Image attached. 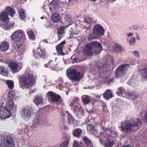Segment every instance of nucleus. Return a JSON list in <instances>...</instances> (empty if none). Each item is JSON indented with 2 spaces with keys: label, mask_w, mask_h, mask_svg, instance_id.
Returning <instances> with one entry per match:
<instances>
[{
  "label": "nucleus",
  "mask_w": 147,
  "mask_h": 147,
  "mask_svg": "<svg viewBox=\"0 0 147 147\" xmlns=\"http://www.w3.org/2000/svg\"><path fill=\"white\" fill-rule=\"evenodd\" d=\"M46 116L43 111H39L36 114L33 120L32 126L28 125H23L22 127L18 131V133L20 134H26L28 136L31 135V133L32 130V127H36L39 125H42L44 123Z\"/></svg>",
  "instance_id": "obj_1"
},
{
  "label": "nucleus",
  "mask_w": 147,
  "mask_h": 147,
  "mask_svg": "<svg viewBox=\"0 0 147 147\" xmlns=\"http://www.w3.org/2000/svg\"><path fill=\"white\" fill-rule=\"evenodd\" d=\"M25 37L24 32L20 30L15 31L11 36V38L15 41L13 44V47L19 53V56L21 57H23L25 52L26 47L22 44L20 40L22 39L25 38Z\"/></svg>",
  "instance_id": "obj_2"
},
{
  "label": "nucleus",
  "mask_w": 147,
  "mask_h": 147,
  "mask_svg": "<svg viewBox=\"0 0 147 147\" xmlns=\"http://www.w3.org/2000/svg\"><path fill=\"white\" fill-rule=\"evenodd\" d=\"M103 133H101L100 136V142L102 144H105V147H112L114 144L113 139L114 137L111 135L109 133L116 136V133L115 131L111 129L110 128L102 127Z\"/></svg>",
  "instance_id": "obj_3"
},
{
  "label": "nucleus",
  "mask_w": 147,
  "mask_h": 147,
  "mask_svg": "<svg viewBox=\"0 0 147 147\" xmlns=\"http://www.w3.org/2000/svg\"><path fill=\"white\" fill-rule=\"evenodd\" d=\"M121 128L125 132L129 133L132 131V127H138L142 124V122L139 118H132L122 122Z\"/></svg>",
  "instance_id": "obj_4"
},
{
  "label": "nucleus",
  "mask_w": 147,
  "mask_h": 147,
  "mask_svg": "<svg viewBox=\"0 0 147 147\" xmlns=\"http://www.w3.org/2000/svg\"><path fill=\"white\" fill-rule=\"evenodd\" d=\"M35 80V78L32 73L30 71L27 72L19 78L20 87L22 89L29 88L31 84H33Z\"/></svg>",
  "instance_id": "obj_5"
},
{
  "label": "nucleus",
  "mask_w": 147,
  "mask_h": 147,
  "mask_svg": "<svg viewBox=\"0 0 147 147\" xmlns=\"http://www.w3.org/2000/svg\"><path fill=\"white\" fill-rule=\"evenodd\" d=\"M13 103L7 102L5 106L0 107V119H6L12 116V113L16 111V107L12 106Z\"/></svg>",
  "instance_id": "obj_6"
},
{
  "label": "nucleus",
  "mask_w": 147,
  "mask_h": 147,
  "mask_svg": "<svg viewBox=\"0 0 147 147\" xmlns=\"http://www.w3.org/2000/svg\"><path fill=\"white\" fill-rule=\"evenodd\" d=\"M66 75L68 78L73 82L80 80L82 76L80 72H77L75 69H69L67 70Z\"/></svg>",
  "instance_id": "obj_7"
},
{
  "label": "nucleus",
  "mask_w": 147,
  "mask_h": 147,
  "mask_svg": "<svg viewBox=\"0 0 147 147\" xmlns=\"http://www.w3.org/2000/svg\"><path fill=\"white\" fill-rule=\"evenodd\" d=\"M17 143L14 141L13 138L10 136L6 135L4 137L3 142H1L0 147H16Z\"/></svg>",
  "instance_id": "obj_8"
},
{
  "label": "nucleus",
  "mask_w": 147,
  "mask_h": 147,
  "mask_svg": "<svg viewBox=\"0 0 147 147\" xmlns=\"http://www.w3.org/2000/svg\"><path fill=\"white\" fill-rule=\"evenodd\" d=\"M129 67V64L125 63L121 65L118 67L115 72V75L117 78H119L125 74L126 71Z\"/></svg>",
  "instance_id": "obj_9"
},
{
  "label": "nucleus",
  "mask_w": 147,
  "mask_h": 147,
  "mask_svg": "<svg viewBox=\"0 0 147 147\" xmlns=\"http://www.w3.org/2000/svg\"><path fill=\"white\" fill-rule=\"evenodd\" d=\"M21 114L23 118L28 119L34 114V113L32 109L30 107H26L22 109Z\"/></svg>",
  "instance_id": "obj_10"
},
{
  "label": "nucleus",
  "mask_w": 147,
  "mask_h": 147,
  "mask_svg": "<svg viewBox=\"0 0 147 147\" xmlns=\"http://www.w3.org/2000/svg\"><path fill=\"white\" fill-rule=\"evenodd\" d=\"M89 46L91 47L94 53L98 54H99L102 50V46L101 44L96 41H94L89 43Z\"/></svg>",
  "instance_id": "obj_11"
},
{
  "label": "nucleus",
  "mask_w": 147,
  "mask_h": 147,
  "mask_svg": "<svg viewBox=\"0 0 147 147\" xmlns=\"http://www.w3.org/2000/svg\"><path fill=\"white\" fill-rule=\"evenodd\" d=\"M34 50H33L34 56L36 59H39V58L41 59H45L46 57V50L42 49L41 48H38L36 50V52L34 53Z\"/></svg>",
  "instance_id": "obj_12"
},
{
  "label": "nucleus",
  "mask_w": 147,
  "mask_h": 147,
  "mask_svg": "<svg viewBox=\"0 0 147 147\" xmlns=\"http://www.w3.org/2000/svg\"><path fill=\"white\" fill-rule=\"evenodd\" d=\"M104 30L102 26L100 24H96L93 28V32L97 37L103 35L104 33Z\"/></svg>",
  "instance_id": "obj_13"
},
{
  "label": "nucleus",
  "mask_w": 147,
  "mask_h": 147,
  "mask_svg": "<svg viewBox=\"0 0 147 147\" xmlns=\"http://www.w3.org/2000/svg\"><path fill=\"white\" fill-rule=\"evenodd\" d=\"M47 95L50 98L52 102L61 103L62 102L61 97L58 95L53 92L52 91L48 92Z\"/></svg>",
  "instance_id": "obj_14"
},
{
  "label": "nucleus",
  "mask_w": 147,
  "mask_h": 147,
  "mask_svg": "<svg viewBox=\"0 0 147 147\" xmlns=\"http://www.w3.org/2000/svg\"><path fill=\"white\" fill-rule=\"evenodd\" d=\"M58 65L55 61L50 60L47 63L45 64V67H49L52 70L57 71L58 70Z\"/></svg>",
  "instance_id": "obj_15"
},
{
  "label": "nucleus",
  "mask_w": 147,
  "mask_h": 147,
  "mask_svg": "<svg viewBox=\"0 0 147 147\" xmlns=\"http://www.w3.org/2000/svg\"><path fill=\"white\" fill-rule=\"evenodd\" d=\"M79 98L78 97H75L74 98L73 100L71 102L69 105L71 110L76 111V108L80 107L81 106L78 103Z\"/></svg>",
  "instance_id": "obj_16"
},
{
  "label": "nucleus",
  "mask_w": 147,
  "mask_h": 147,
  "mask_svg": "<svg viewBox=\"0 0 147 147\" xmlns=\"http://www.w3.org/2000/svg\"><path fill=\"white\" fill-rule=\"evenodd\" d=\"M83 52L84 54L86 56H91L94 55V53L89 43L86 45L83 49Z\"/></svg>",
  "instance_id": "obj_17"
},
{
  "label": "nucleus",
  "mask_w": 147,
  "mask_h": 147,
  "mask_svg": "<svg viewBox=\"0 0 147 147\" xmlns=\"http://www.w3.org/2000/svg\"><path fill=\"white\" fill-rule=\"evenodd\" d=\"M76 111L72 110L73 112L75 115L78 117L80 119L83 116V114L84 112V111L83 108L80 106V107L77 108H76Z\"/></svg>",
  "instance_id": "obj_18"
},
{
  "label": "nucleus",
  "mask_w": 147,
  "mask_h": 147,
  "mask_svg": "<svg viewBox=\"0 0 147 147\" xmlns=\"http://www.w3.org/2000/svg\"><path fill=\"white\" fill-rule=\"evenodd\" d=\"M127 92L125 89L124 88L122 87H120L118 88L116 93L117 95L119 96L126 97Z\"/></svg>",
  "instance_id": "obj_19"
},
{
  "label": "nucleus",
  "mask_w": 147,
  "mask_h": 147,
  "mask_svg": "<svg viewBox=\"0 0 147 147\" xmlns=\"http://www.w3.org/2000/svg\"><path fill=\"white\" fill-rule=\"evenodd\" d=\"M127 94L126 97H128L129 98L134 100L138 98V93L134 91H129L127 92Z\"/></svg>",
  "instance_id": "obj_20"
},
{
  "label": "nucleus",
  "mask_w": 147,
  "mask_h": 147,
  "mask_svg": "<svg viewBox=\"0 0 147 147\" xmlns=\"http://www.w3.org/2000/svg\"><path fill=\"white\" fill-rule=\"evenodd\" d=\"M9 66L13 73L17 72L20 69H18V65L17 63L15 62H10L9 64Z\"/></svg>",
  "instance_id": "obj_21"
},
{
  "label": "nucleus",
  "mask_w": 147,
  "mask_h": 147,
  "mask_svg": "<svg viewBox=\"0 0 147 147\" xmlns=\"http://www.w3.org/2000/svg\"><path fill=\"white\" fill-rule=\"evenodd\" d=\"M65 44V40H63L56 47V49L58 53L62 56L65 55V54L63 52L62 49V47Z\"/></svg>",
  "instance_id": "obj_22"
},
{
  "label": "nucleus",
  "mask_w": 147,
  "mask_h": 147,
  "mask_svg": "<svg viewBox=\"0 0 147 147\" xmlns=\"http://www.w3.org/2000/svg\"><path fill=\"white\" fill-rule=\"evenodd\" d=\"M82 133V130L80 128H76L73 129L72 134L74 136L79 138Z\"/></svg>",
  "instance_id": "obj_23"
},
{
  "label": "nucleus",
  "mask_w": 147,
  "mask_h": 147,
  "mask_svg": "<svg viewBox=\"0 0 147 147\" xmlns=\"http://www.w3.org/2000/svg\"><path fill=\"white\" fill-rule=\"evenodd\" d=\"M15 94L14 92L13 91H10L8 94V96L7 97L8 101L7 102H9L13 103V105L12 106L13 107H15L13 102V100L15 98Z\"/></svg>",
  "instance_id": "obj_24"
},
{
  "label": "nucleus",
  "mask_w": 147,
  "mask_h": 147,
  "mask_svg": "<svg viewBox=\"0 0 147 147\" xmlns=\"http://www.w3.org/2000/svg\"><path fill=\"white\" fill-rule=\"evenodd\" d=\"M50 9L53 11L55 10L58 6V4L57 1L55 0H53L51 2L49 6Z\"/></svg>",
  "instance_id": "obj_25"
},
{
  "label": "nucleus",
  "mask_w": 147,
  "mask_h": 147,
  "mask_svg": "<svg viewBox=\"0 0 147 147\" xmlns=\"http://www.w3.org/2000/svg\"><path fill=\"white\" fill-rule=\"evenodd\" d=\"M51 18L52 21L55 23L59 22L61 20L60 15L57 13H53Z\"/></svg>",
  "instance_id": "obj_26"
},
{
  "label": "nucleus",
  "mask_w": 147,
  "mask_h": 147,
  "mask_svg": "<svg viewBox=\"0 0 147 147\" xmlns=\"http://www.w3.org/2000/svg\"><path fill=\"white\" fill-rule=\"evenodd\" d=\"M8 13L6 11H3L0 14V20L3 22L5 21H8Z\"/></svg>",
  "instance_id": "obj_27"
},
{
  "label": "nucleus",
  "mask_w": 147,
  "mask_h": 147,
  "mask_svg": "<svg viewBox=\"0 0 147 147\" xmlns=\"http://www.w3.org/2000/svg\"><path fill=\"white\" fill-rule=\"evenodd\" d=\"M14 24V23H10L9 20L8 21H7L3 22V27L5 30H7L12 28Z\"/></svg>",
  "instance_id": "obj_28"
},
{
  "label": "nucleus",
  "mask_w": 147,
  "mask_h": 147,
  "mask_svg": "<svg viewBox=\"0 0 147 147\" xmlns=\"http://www.w3.org/2000/svg\"><path fill=\"white\" fill-rule=\"evenodd\" d=\"M64 20L65 23L67 24L68 26L71 25L73 22L72 18L71 16L69 14H66L65 15Z\"/></svg>",
  "instance_id": "obj_29"
},
{
  "label": "nucleus",
  "mask_w": 147,
  "mask_h": 147,
  "mask_svg": "<svg viewBox=\"0 0 147 147\" xmlns=\"http://www.w3.org/2000/svg\"><path fill=\"white\" fill-rule=\"evenodd\" d=\"M82 140L87 147H93L92 142L86 137L84 136Z\"/></svg>",
  "instance_id": "obj_30"
},
{
  "label": "nucleus",
  "mask_w": 147,
  "mask_h": 147,
  "mask_svg": "<svg viewBox=\"0 0 147 147\" xmlns=\"http://www.w3.org/2000/svg\"><path fill=\"white\" fill-rule=\"evenodd\" d=\"M9 48V44L7 42H2L0 45V49L1 51H4L8 50Z\"/></svg>",
  "instance_id": "obj_31"
},
{
  "label": "nucleus",
  "mask_w": 147,
  "mask_h": 147,
  "mask_svg": "<svg viewBox=\"0 0 147 147\" xmlns=\"http://www.w3.org/2000/svg\"><path fill=\"white\" fill-rule=\"evenodd\" d=\"M142 79L147 80V67L143 68L140 70Z\"/></svg>",
  "instance_id": "obj_32"
},
{
  "label": "nucleus",
  "mask_w": 147,
  "mask_h": 147,
  "mask_svg": "<svg viewBox=\"0 0 147 147\" xmlns=\"http://www.w3.org/2000/svg\"><path fill=\"white\" fill-rule=\"evenodd\" d=\"M103 96L105 98L109 100L112 97L113 94L111 90H107L106 91L105 93L103 94Z\"/></svg>",
  "instance_id": "obj_33"
},
{
  "label": "nucleus",
  "mask_w": 147,
  "mask_h": 147,
  "mask_svg": "<svg viewBox=\"0 0 147 147\" xmlns=\"http://www.w3.org/2000/svg\"><path fill=\"white\" fill-rule=\"evenodd\" d=\"M69 141V139L68 137V138L65 139L61 144L55 146L53 147H68Z\"/></svg>",
  "instance_id": "obj_34"
},
{
  "label": "nucleus",
  "mask_w": 147,
  "mask_h": 147,
  "mask_svg": "<svg viewBox=\"0 0 147 147\" xmlns=\"http://www.w3.org/2000/svg\"><path fill=\"white\" fill-rule=\"evenodd\" d=\"M81 98L83 102L85 105L88 104L90 102V97L88 96H82L81 97Z\"/></svg>",
  "instance_id": "obj_35"
},
{
  "label": "nucleus",
  "mask_w": 147,
  "mask_h": 147,
  "mask_svg": "<svg viewBox=\"0 0 147 147\" xmlns=\"http://www.w3.org/2000/svg\"><path fill=\"white\" fill-rule=\"evenodd\" d=\"M34 101L36 104L38 106L40 104H42V98L41 96H37L35 97Z\"/></svg>",
  "instance_id": "obj_36"
},
{
  "label": "nucleus",
  "mask_w": 147,
  "mask_h": 147,
  "mask_svg": "<svg viewBox=\"0 0 147 147\" xmlns=\"http://www.w3.org/2000/svg\"><path fill=\"white\" fill-rule=\"evenodd\" d=\"M67 117L68 123L69 125L73 124L76 122V120L70 113H69L67 115Z\"/></svg>",
  "instance_id": "obj_37"
},
{
  "label": "nucleus",
  "mask_w": 147,
  "mask_h": 147,
  "mask_svg": "<svg viewBox=\"0 0 147 147\" xmlns=\"http://www.w3.org/2000/svg\"><path fill=\"white\" fill-rule=\"evenodd\" d=\"M19 13L20 16V19L22 20H24L26 17L25 10L23 9H21L19 10Z\"/></svg>",
  "instance_id": "obj_38"
},
{
  "label": "nucleus",
  "mask_w": 147,
  "mask_h": 147,
  "mask_svg": "<svg viewBox=\"0 0 147 147\" xmlns=\"http://www.w3.org/2000/svg\"><path fill=\"white\" fill-rule=\"evenodd\" d=\"M7 12H8L9 14L11 17L13 16V15L15 13V10L11 7H8L5 9Z\"/></svg>",
  "instance_id": "obj_39"
},
{
  "label": "nucleus",
  "mask_w": 147,
  "mask_h": 147,
  "mask_svg": "<svg viewBox=\"0 0 147 147\" xmlns=\"http://www.w3.org/2000/svg\"><path fill=\"white\" fill-rule=\"evenodd\" d=\"M27 32L29 38L30 40H34L36 38V37L33 31L32 30L30 31H27Z\"/></svg>",
  "instance_id": "obj_40"
},
{
  "label": "nucleus",
  "mask_w": 147,
  "mask_h": 147,
  "mask_svg": "<svg viewBox=\"0 0 147 147\" xmlns=\"http://www.w3.org/2000/svg\"><path fill=\"white\" fill-rule=\"evenodd\" d=\"M0 74L5 76H7L8 73L5 70L4 67L0 66Z\"/></svg>",
  "instance_id": "obj_41"
},
{
  "label": "nucleus",
  "mask_w": 147,
  "mask_h": 147,
  "mask_svg": "<svg viewBox=\"0 0 147 147\" xmlns=\"http://www.w3.org/2000/svg\"><path fill=\"white\" fill-rule=\"evenodd\" d=\"M6 84L9 89H13L14 88V82L11 80H7Z\"/></svg>",
  "instance_id": "obj_42"
},
{
  "label": "nucleus",
  "mask_w": 147,
  "mask_h": 147,
  "mask_svg": "<svg viewBox=\"0 0 147 147\" xmlns=\"http://www.w3.org/2000/svg\"><path fill=\"white\" fill-rule=\"evenodd\" d=\"M100 105L102 107V109L103 112L106 113L107 112V107L106 104L103 102L101 101L100 103Z\"/></svg>",
  "instance_id": "obj_43"
},
{
  "label": "nucleus",
  "mask_w": 147,
  "mask_h": 147,
  "mask_svg": "<svg viewBox=\"0 0 147 147\" xmlns=\"http://www.w3.org/2000/svg\"><path fill=\"white\" fill-rule=\"evenodd\" d=\"M137 81L135 80H133L131 78H130L128 81L127 83L128 84L131 85L132 86L135 87L136 86V84Z\"/></svg>",
  "instance_id": "obj_44"
},
{
  "label": "nucleus",
  "mask_w": 147,
  "mask_h": 147,
  "mask_svg": "<svg viewBox=\"0 0 147 147\" xmlns=\"http://www.w3.org/2000/svg\"><path fill=\"white\" fill-rule=\"evenodd\" d=\"M115 49L116 52L117 53H120L122 51V47L118 44H116L115 45Z\"/></svg>",
  "instance_id": "obj_45"
},
{
  "label": "nucleus",
  "mask_w": 147,
  "mask_h": 147,
  "mask_svg": "<svg viewBox=\"0 0 147 147\" xmlns=\"http://www.w3.org/2000/svg\"><path fill=\"white\" fill-rule=\"evenodd\" d=\"M129 44L131 45H134L136 43V39L135 37H131L129 41Z\"/></svg>",
  "instance_id": "obj_46"
},
{
  "label": "nucleus",
  "mask_w": 147,
  "mask_h": 147,
  "mask_svg": "<svg viewBox=\"0 0 147 147\" xmlns=\"http://www.w3.org/2000/svg\"><path fill=\"white\" fill-rule=\"evenodd\" d=\"M88 40H91L95 38L96 37H97L92 32V33H89L88 35Z\"/></svg>",
  "instance_id": "obj_47"
},
{
  "label": "nucleus",
  "mask_w": 147,
  "mask_h": 147,
  "mask_svg": "<svg viewBox=\"0 0 147 147\" xmlns=\"http://www.w3.org/2000/svg\"><path fill=\"white\" fill-rule=\"evenodd\" d=\"M92 18L89 17L85 18L84 20V22L88 24H90L92 23Z\"/></svg>",
  "instance_id": "obj_48"
},
{
  "label": "nucleus",
  "mask_w": 147,
  "mask_h": 147,
  "mask_svg": "<svg viewBox=\"0 0 147 147\" xmlns=\"http://www.w3.org/2000/svg\"><path fill=\"white\" fill-rule=\"evenodd\" d=\"M90 131L93 134H96L97 133V130L95 128V127L92 125L90 126Z\"/></svg>",
  "instance_id": "obj_49"
},
{
  "label": "nucleus",
  "mask_w": 147,
  "mask_h": 147,
  "mask_svg": "<svg viewBox=\"0 0 147 147\" xmlns=\"http://www.w3.org/2000/svg\"><path fill=\"white\" fill-rule=\"evenodd\" d=\"M132 27L134 30H142V28H140L139 25L138 24H134L133 26Z\"/></svg>",
  "instance_id": "obj_50"
},
{
  "label": "nucleus",
  "mask_w": 147,
  "mask_h": 147,
  "mask_svg": "<svg viewBox=\"0 0 147 147\" xmlns=\"http://www.w3.org/2000/svg\"><path fill=\"white\" fill-rule=\"evenodd\" d=\"M64 33V29L62 27H60L57 30V33L58 35H62Z\"/></svg>",
  "instance_id": "obj_51"
},
{
  "label": "nucleus",
  "mask_w": 147,
  "mask_h": 147,
  "mask_svg": "<svg viewBox=\"0 0 147 147\" xmlns=\"http://www.w3.org/2000/svg\"><path fill=\"white\" fill-rule=\"evenodd\" d=\"M73 147H82L79 142L77 141H74V142Z\"/></svg>",
  "instance_id": "obj_52"
},
{
  "label": "nucleus",
  "mask_w": 147,
  "mask_h": 147,
  "mask_svg": "<svg viewBox=\"0 0 147 147\" xmlns=\"http://www.w3.org/2000/svg\"><path fill=\"white\" fill-rule=\"evenodd\" d=\"M132 53L134 56L136 58L140 57V55L137 51H134L132 52Z\"/></svg>",
  "instance_id": "obj_53"
},
{
  "label": "nucleus",
  "mask_w": 147,
  "mask_h": 147,
  "mask_svg": "<svg viewBox=\"0 0 147 147\" xmlns=\"http://www.w3.org/2000/svg\"><path fill=\"white\" fill-rule=\"evenodd\" d=\"M45 27L47 28H51L53 27V23L51 22H48Z\"/></svg>",
  "instance_id": "obj_54"
},
{
  "label": "nucleus",
  "mask_w": 147,
  "mask_h": 147,
  "mask_svg": "<svg viewBox=\"0 0 147 147\" xmlns=\"http://www.w3.org/2000/svg\"><path fill=\"white\" fill-rule=\"evenodd\" d=\"M141 63L142 66L144 67H147V59L142 60Z\"/></svg>",
  "instance_id": "obj_55"
},
{
  "label": "nucleus",
  "mask_w": 147,
  "mask_h": 147,
  "mask_svg": "<svg viewBox=\"0 0 147 147\" xmlns=\"http://www.w3.org/2000/svg\"><path fill=\"white\" fill-rule=\"evenodd\" d=\"M113 82V79H111L109 80V79L106 80L105 82V83L108 85H109L110 84H112Z\"/></svg>",
  "instance_id": "obj_56"
},
{
  "label": "nucleus",
  "mask_w": 147,
  "mask_h": 147,
  "mask_svg": "<svg viewBox=\"0 0 147 147\" xmlns=\"http://www.w3.org/2000/svg\"><path fill=\"white\" fill-rule=\"evenodd\" d=\"M84 60H85V59H84V60H83V61H84ZM82 61H83V60H82L81 61H79L78 60V58L77 57H75L72 60V63L73 64H74V63H75L79 62H81Z\"/></svg>",
  "instance_id": "obj_57"
},
{
  "label": "nucleus",
  "mask_w": 147,
  "mask_h": 147,
  "mask_svg": "<svg viewBox=\"0 0 147 147\" xmlns=\"http://www.w3.org/2000/svg\"><path fill=\"white\" fill-rule=\"evenodd\" d=\"M129 64L131 65H134L135 64V62L133 60H131L129 61Z\"/></svg>",
  "instance_id": "obj_58"
},
{
  "label": "nucleus",
  "mask_w": 147,
  "mask_h": 147,
  "mask_svg": "<svg viewBox=\"0 0 147 147\" xmlns=\"http://www.w3.org/2000/svg\"><path fill=\"white\" fill-rule=\"evenodd\" d=\"M134 35L133 33L132 32H130L127 33V36L129 37L132 36Z\"/></svg>",
  "instance_id": "obj_59"
},
{
  "label": "nucleus",
  "mask_w": 147,
  "mask_h": 147,
  "mask_svg": "<svg viewBox=\"0 0 147 147\" xmlns=\"http://www.w3.org/2000/svg\"><path fill=\"white\" fill-rule=\"evenodd\" d=\"M63 128L65 130H67L68 129V127L65 125V123H63Z\"/></svg>",
  "instance_id": "obj_60"
},
{
  "label": "nucleus",
  "mask_w": 147,
  "mask_h": 147,
  "mask_svg": "<svg viewBox=\"0 0 147 147\" xmlns=\"http://www.w3.org/2000/svg\"><path fill=\"white\" fill-rule=\"evenodd\" d=\"M145 119L146 120V122L147 123V111L145 115Z\"/></svg>",
  "instance_id": "obj_61"
},
{
  "label": "nucleus",
  "mask_w": 147,
  "mask_h": 147,
  "mask_svg": "<svg viewBox=\"0 0 147 147\" xmlns=\"http://www.w3.org/2000/svg\"><path fill=\"white\" fill-rule=\"evenodd\" d=\"M62 37V35H58V37L59 38L58 40H59L61 39Z\"/></svg>",
  "instance_id": "obj_62"
},
{
  "label": "nucleus",
  "mask_w": 147,
  "mask_h": 147,
  "mask_svg": "<svg viewBox=\"0 0 147 147\" xmlns=\"http://www.w3.org/2000/svg\"><path fill=\"white\" fill-rule=\"evenodd\" d=\"M136 39L137 40H140V37H139L138 35H136Z\"/></svg>",
  "instance_id": "obj_63"
},
{
  "label": "nucleus",
  "mask_w": 147,
  "mask_h": 147,
  "mask_svg": "<svg viewBox=\"0 0 147 147\" xmlns=\"http://www.w3.org/2000/svg\"><path fill=\"white\" fill-rule=\"evenodd\" d=\"M3 59V57L1 54L0 53V61H1Z\"/></svg>",
  "instance_id": "obj_64"
}]
</instances>
